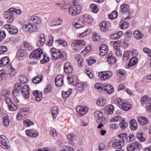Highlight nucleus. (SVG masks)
<instances>
[{"instance_id":"4","label":"nucleus","mask_w":151,"mask_h":151,"mask_svg":"<svg viewBox=\"0 0 151 151\" xmlns=\"http://www.w3.org/2000/svg\"><path fill=\"white\" fill-rule=\"evenodd\" d=\"M0 146L5 149L10 148L9 143L6 137L4 135L0 136Z\"/></svg>"},{"instance_id":"36","label":"nucleus","mask_w":151,"mask_h":151,"mask_svg":"<svg viewBox=\"0 0 151 151\" xmlns=\"http://www.w3.org/2000/svg\"><path fill=\"white\" fill-rule=\"evenodd\" d=\"M83 18L84 20V23H86L88 24H90L92 21V18L90 16L85 15L83 17Z\"/></svg>"},{"instance_id":"5","label":"nucleus","mask_w":151,"mask_h":151,"mask_svg":"<svg viewBox=\"0 0 151 151\" xmlns=\"http://www.w3.org/2000/svg\"><path fill=\"white\" fill-rule=\"evenodd\" d=\"M43 55L42 51L40 49H36L34 50L30 55V58H34L37 60L40 59L41 56Z\"/></svg>"},{"instance_id":"27","label":"nucleus","mask_w":151,"mask_h":151,"mask_svg":"<svg viewBox=\"0 0 151 151\" xmlns=\"http://www.w3.org/2000/svg\"><path fill=\"white\" fill-rule=\"evenodd\" d=\"M9 63V60L7 57L3 58L0 60V66H5L8 64Z\"/></svg>"},{"instance_id":"15","label":"nucleus","mask_w":151,"mask_h":151,"mask_svg":"<svg viewBox=\"0 0 151 151\" xmlns=\"http://www.w3.org/2000/svg\"><path fill=\"white\" fill-rule=\"evenodd\" d=\"M103 91H104L108 94L112 93L114 91V89L112 86L109 84H105L103 85Z\"/></svg>"},{"instance_id":"37","label":"nucleus","mask_w":151,"mask_h":151,"mask_svg":"<svg viewBox=\"0 0 151 151\" xmlns=\"http://www.w3.org/2000/svg\"><path fill=\"white\" fill-rule=\"evenodd\" d=\"M15 89L12 92L13 95L14 97H17L19 96V90L18 87H19V85L16 83L15 85Z\"/></svg>"},{"instance_id":"17","label":"nucleus","mask_w":151,"mask_h":151,"mask_svg":"<svg viewBox=\"0 0 151 151\" xmlns=\"http://www.w3.org/2000/svg\"><path fill=\"white\" fill-rule=\"evenodd\" d=\"M87 107L78 106L76 108V111L81 115L86 114L88 111Z\"/></svg>"},{"instance_id":"23","label":"nucleus","mask_w":151,"mask_h":151,"mask_svg":"<svg viewBox=\"0 0 151 151\" xmlns=\"http://www.w3.org/2000/svg\"><path fill=\"white\" fill-rule=\"evenodd\" d=\"M75 58L76 59V60L78 62V66L80 68H82L83 66V58L79 54H76L75 55Z\"/></svg>"},{"instance_id":"43","label":"nucleus","mask_w":151,"mask_h":151,"mask_svg":"<svg viewBox=\"0 0 151 151\" xmlns=\"http://www.w3.org/2000/svg\"><path fill=\"white\" fill-rule=\"evenodd\" d=\"M119 126L122 129H125L127 126V123L125 122V120L123 119L122 120L120 121Z\"/></svg>"},{"instance_id":"58","label":"nucleus","mask_w":151,"mask_h":151,"mask_svg":"<svg viewBox=\"0 0 151 151\" xmlns=\"http://www.w3.org/2000/svg\"><path fill=\"white\" fill-rule=\"evenodd\" d=\"M129 53L128 52H125L124 53L123 59L124 60H127L129 59Z\"/></svg>"},{"instance_id":"40","label":"nucleus","mask_w":151,"mask_h":151,"mask_svg":"<svg viewBox=\"0 0 151 151\" xmlns=\"http://www.w3.org/2000/svg\"><path fill=\"white\" fill-rule=\"evenodd\" d=\"M137 62V59L136 57H133L130 60L128 64L129 66H132L135 65Z\"/></svg>"},{"instance_id":"33","label":"nucleus","mask_w":151,"mask_h":151,"mask_svg":"<svg viewBox=\"0 0 151 151\" xmlns=\"http://www.w3.org/2000/svg\"><path fill=\"white\" fill-rule=\"evenodd\" d=\"M3 123L6 127H7L9 124V120L7 114H5L3 115Z\"/></svg>"},{"instance_id":"53","label":"nucleus","mask_w":151,"mask_h":151,"mask_svg":"<svg viewBox=\"0 0 151 151\" xmlns=\"http://www.w3.org/2000/svg\"><path fill=\"white\" fill-rule=\"evenodd\" d=\"M20 81L22 83H25L28 82V80L27 77L22 76L20 77Z\"/></svg>"},{"instance_id":"47","label":"nucleus","mask_w":151,"mask_h":151,"mask_svg":"<svg viewBox=\"0 0 151 151\" xmlns=\"http://www.w3.org/2000/svg\"><path fill=\"white\" fill-rule=\"evenodd\" d=\"M117 16V13L116 11H113L111 14L108 16L109 18L111 19H114L116 18Z\"/></svg>"},{"instance_id":"30","label":"nucleus","mask_w":151,"mask_h":151,"mask_svg":"<svg viewBox=\"0 0 151 151\" xmlns=\"http://www.w3.org/2000/svg\"><path fill=\"white\" fill-rule=\"evenodd\" d=\"M67 79L68 82H70V83L74 85L77 83V77L76 76L75 77L72 76L70 77H68Z\"/></svg>"},{"instance_id":"63","label":"nucleus","mask_w":151,"mask_h":151,"mask_svg":"<svg viewBox=\"0 0 151 151\" xmlns=\"http://www.w3.org/2000/svg\"><path fill=\"white\" fill-rule=\"evenodd\" d=\"M67 137L69 143L72 144L74 139L73 135L72 134H69L68 135Z\"/></svg>"},{"instance_id":"7","label":"nucleus","mask_w":151,"mask_h":151,"mask_svg":"<svg viewBox=\"0 0 151 151\" xmlns=\"http://www.w3.org/2000/svg\"><path fill=\"white\" fill-rule=\"evenodd\" d=\"M73 23L75 27L77 29L82 27L84 25V22L83 18H76L73 21Z\"/></svg>"},{"instance_id":"48","label":"nucleus","mask_w":151,"mask_h":151,"mask_svg":"<svg viewBox=\"0 0 151 151\" xmlns=\"http://www.w3.org/2000/svg\"><path fill=\"white\" fill-rule=\"evenodd\" d=\"M56 42L59 45H61L64 46H66L67 44V42L64 40H58L56 41Z\"/></svg>"},{"instance_id":"46","label":"nucleus","mask_w":151,"mask_h":151,"mask_svg":"<svg viewBox=\"0 0 151 151\" xmlns=\"http://www.w3.org/2000/svg\"><path fill=\"white\" fill-rule=\"evenodd\" d=\"M74 85L76 86V88L79 90H83L84 87V85L83 83H78L77 81L76 84Z\"/></svg>"},{"instance_id":"41","label":"nucleus","mask_w":151,"mask_h":151,"mask_svg":"<svg viewBox=\"0 0 151 151\" xmlns=\"http://www.w3.org/2000/svg\"><path fill=\"white\" fill-rule=\"evenodd\" d=\"M135 151L139 150L142 148V146L139 142H134L132 143Z\"/></svg>"},{"instance_id":"44","label":"nucleus","mask_w":151,"mask_h":151,"mask_svg":"<svg viewBox=\"0 0 151 151\" xmlns=\"http://www.w3.org/2000/svg\"><path fill=\"white\" fill-rule=\"evenodd\" d=\"M24 124L27 127H29L34 124V123L29 119H25L23 121Z\"/></svg>"},{"instance_id":"50","label":"nucleus","mask_w":151,"mask_h":151,"mask_svg":"<svg viewBox=\"0 0 151 151\" xmlns=\"http://www.w3.org/2000/svg\"><path fill=\"white\" fill-rule=\"evenodd\" d=\"M90 7L91 9V11L94 13H96L98 11V8L96 5L93 4H91L90 5Z\"/></svg>"},{"instance_id":"28","label":"nucleus","mask_w":151,"mask_h":151,"mask_svg":"<svg viewBox=\"0 0 151 151\" xmlns=\"http://www.w3.org/2000/svg\"><path fill=\"white\" fill-rule=\"evenodd\" d=\"M42 79V76L39 75L33 78L32 82L35 84H37L41 82Z\"/></svg>"},{"instance_id":"60","label":"nucleus","mask_w":151,"mask_h":151,"mask_svg":"<svg viewBox=\"0 0 151 151\" xmlns=\"http://www.w3.org/2000/svg\"><path fill=\"white\" fill-rule=\"evenodd\" d=\"M7 49L5 46H0V55L4 52H5L7 51Z\"/></svg>"},{"instance_id":"57","label":"nucleus","mask_w":151,"mask_h":151,"mask_svg":"<svg viewBox=\"0 0 151 151\" xmlns=\"http://www.w3.org/2000/svg\"><path fill=\"white\" fill-rule=\"evenodd\" d=\"M24 46L25 48L28 50L30 51L32 49L31 46L27 42H24Z\"/></svg>"},{"instance_id":"25","label":"nucleus","mask_w":151,"mask_h":151,"mask_svg":"<svg viewBox=\"0 0 151 151\" xmlns=\"http://www.w3.org/2000/svg\"><path fill=\"white\" fill-rule=\"evenodd\" d=\"M97 104L100 106H103L106 104V100L103 98H99L96 101Z\"/></svg>"},{"instance_id":"52","label":"nucleus","mask_w":151,"mask_h":151,"mask_svg":"<svg viewBox=\"0 0 151 151\" xmlns=\"http://www.w3.org/2000/svg\"><path fill=\"white\" fill-rule=\"evenodd\" d=\"M6 36V34L4 31L0 30V42L2 41Z\"/></svg>"},{"instance_id":"16","label":"nucleus","mask_w":151,"mask_h":151,"mask_svg":"<svg viewBox=\"0 0 151 151\" xmlns=\"http://www.w3.org/2000/svg\"><path fill=\"white\" fill-rule=\"evenodd\" d=\"M63 76L62 75L57 76L55 79V85L59 87L61 86L63 83Z\"/></svg>"},{"instance_id":"24","label":"nucleus","mask_w":151,"mask_h":151,"mask_svg":"<svg viewBox=\"0 0 151 151\" xmlns=\"http://www.w3.org/2000/svg\"><path fill=\"white\" fill-rule=\"evenodd\" d=\"M112 53H110L107 57V61L109 63L114 64L116 62V58L112 56Z\"/></svg>"},{"instance_id":"49","label":"nucleus","mask_w":151,"mask_h":151,"mask_svg":"<svg viewBox=\"0 0 151 151\" xmlns=\"http://www.w3.org/2000/svg\"><path fill=\"white\" fill-rule=\"evenodd\" d=\"M9 109L12 111H14L17 110L18 108V106L15 105L14 104L12 103L10 105L8 106Z\"/></svg>"},{"instance_id":"42","label":"nucleus","mask_w":151,"mask_h":151,"mask_svg":"<svg viewBox=\"0 0 151 151\" xmlns=\"http://www.w3.org/2000/svg\"><path fill=\"white\" fill-rule=\"evenodd\" d=\"M121 108L124 111H127L129 110L131 106L130 104H127L125 103H123L121 104Z\"/></svg>"},{"instance_id":"35","label":"nucleus","mask_w":151,"mask_h":151,"mask_svg":"<svg viewBox=\"0 0 151 151\" xmlns=\"http://www.w3.org/2000/svg\"><path fill=\"white\" fill-rule=\"evenodd\" d=\"M33 93L35 96L37 101H41L42 97V93H38L37 91H34Z\"/></svg>"},{"instance_id":"22","label":"nucleus","mask_w":151,"mask_h":151,"mask_svg":"<svg viewBox=\"0 0 151 151\" xmlns=\"http://www.w3.org/2000/svg\"><path fill=\"white\" fill-rule=\"evenodd\" d=\"M130 128L133 131L136 130L137 128V124L136 121L132 119L129 121Z\"/></svg>"},{"instance_id":"2","label":"nucleus","mask_w":151,"mask_h":151,"mask_svg":"<svg viewBox=\"0 0 151 151\" xmlns=\"http://www.w3.org/2000/svg\"><path fill=\"white\" fill-rule=\"evenodd\" d=\"M22 28L25 31L30 33L35 32L38 29L36 25L32 24L29 21L28 24L24 25Z\"/></svg>"},{"instance_id":"12","label":"nucleus","mask_w":151,"mask_h":151,"mask_svg":"<svg viewBox=\"0 0 151 151\" xmlns=\"http://www.w3.org/2000/svg\"><path fill=\"white\" fill-rule=\"evenodd\" d=\"M100 54L101 56L105 55L108 52V48L107 46L105 44L101 45L99 48Z\"/></svg>"},{"instance_id":"9","label":"nucleus","mask_w":151,"mask_h":151,"mask_svg":"<svg viewBox=\"0 0 151 151\" xmlns=\"http://www.w3.org/2000/svg\"><path fill=\"white\" fill-rule=\"evenodd\" d=\"M50 52L52 55L51 58L52 60H55L60 58V50L53 48L51 49Z\"/></svg>"},{"instance_id":"56","label":"nucleus","mask_w":151,"mask_h":151,"mask_svg":"<svg viewBox=\"0 0 151 151\" xmlns=\"http://www.w3.org/2000/svg\"><path fill=\"white\" fill-rule=\"evenodd\" d=\"M119 136L121 138V141H123V142L124 143L125 140H127V135L126 133H122L119 134Z\"/></svg>"},{"instance_id":"14","label":"nucleus","mask_w":151,"mask_h":151,"mask_svg":"<svg viewBox=\"0 0 151 151\" xmlns=\"http://www.w3.org/2000/svg\"><path fill=\"white\" fill-rule=\"evenodd\" d=\"M64 70L65 72L67 74L72 73L73 71V68L69 63L67 62L64 65Z\"/></svg>"},{"instance_id":"26","label":"nucleus","mask_w":151,"mask_h":151,"mask_svg":"<svg viewBox=\"0 0 151 151\" xmlns=\"http://www.w3.org/2000/svg\"><path fill=\"white\" fill-rule=\"evenodd\" d=\"M137 120L139 124L141 125L146 124L148 122L147 118L142 116L139 117Z\"/></svg>"},{"instance_id":"38","label":"nucleus","mask_w":151,"mask_h":151,"mask_svg":"<svg viewBox=\"0 0 151 151\" xmlns=\"http://www.w3.org/2000/svg\"><path fill=\"white\" fill-rule=\"evenodd\" d=\"M7 77V73L4 70H0V81L4 80Z\"/></svg>"},{"instance_id":"8","label":"nucleus","mask_w":151,"mask_h":151,"mask_svg":"<svg viewBox=\"0 0 151 151\" xmlns=\"http://www.w3.org/2000/svg\"><path fill=\"white\" fill-rule=\"evenodd\" d=\"M112 75V73L110 71L103 72L99 73L98 76L101 80H104L110 78Z\"/></svg>"},{"instance_id":"11","label":"nucleus","mask_w":151,"mask_h":151,"mask_svg":"<svg viewBox=\"0 0 151 151\" xmlns=\"http://www.w3.org/2000/svg\"><path fill=\"white\" fill-rule=\"evenodd\" d=\"M94 114L97 123L102 122L103 121H105V118L103 117V115L99 111H95Z\"/></svg>"},{"instance_id":"18","label":"nucleus","mask_w":151,"mask_h":151,"mask_svg":"<svg viewBox=\"0 0 151 151\" xmlns=\"http://www.w3.org/2000/svg\"><path fill=\"white\" fill-rule=\"evenodd\" d=\"M27 55V54L25 50L23 49H20L17 52L16 57L17 58H19V60H21V58L25 57Z\"/></svg>"},{"instance_id":"32","label":"nucleus","mask_w":151,"mask_h":151,"mask_svg":"<svg viewBox=\"0 0 151 151\" xmlns=\"http://www.w3.org/2000/svg\"><path fill=\"white\" fill-rule=\"evenodd\" d=\"M137 137L138 139L141 142L145 140V138L143 137V133L139 131L137 132Z\"/></svg>"},{"instance_id":"29","label":"nucleus","mask_w":151,"mask_h":151,"mask_svg":"<svg viewBox=\"0 0 151 151\" xmlns=\"http://www.w3.org/2000/svg\"><path fill=\"white\" fill-rule=\"evenodd\" d=\"M59 109L56 106L53 107L51 110V112L53 119L56 118L58 113Z\"/></svg>"},{"instance_id":"19","label":"nucleus","mask_w":151,"mask_h":151,"mask_svg":"<svg viewBox=\"0 0 151 151\" xmlns=\"http://www.w3.org/2000/svg\"><path fill=\"white\" fill-rule=\"evenodd\" d=\"M29 21L32 23V24L36 25L37 26V25L40 24L41 22V19L37 16H35L32 17Z\"/></svg>"},{"instance_id":"51","label":"nucleus","mask_w":151,"mask_h":151,"mask_svg":"<svg viewBox=\"0 0 151 151\" xmlns=\"http://www.w3.org/2000/svg\"><path fill=\"white\" fill-rule=\"evenodd\" d=\"M15 73V69L11 68L9 70V72L8 74H7V77H12L14 76Z\"/></svg>"},{"instance_id":"31","label":"nucleus","mask_w":151,"mask_h":151,"mask_svg":"<svg viewBox=\"0 0 151 151\" xmlns=\"http://www.w3.org/2000/svg\"><path fill=\"white\" fill-rule=\"evenodd\" d=\"M134 35L135 38L137 39H139L143 36V34L139 31L136 30L134 32Z\"/></svg>"},{"instance_id":"39","label":"nucleus","mask_w":151,"mask_h":151,"mask_svg":"<svg viewBox=\"0 0 151 151\" xmlns=\"http://www.w3.org/2000/svg\"><path fill=\"white\" fill-rule=\"evenodd\" d=\"M72 92V90L71 89H69L68 91H64L62 92V96L64 98H66L68 97L71 94Z\"/></svg>"},{"instance_id":"55","label":"nucleus","mask_w":151,"mask_h":151,"mask_svg":"<svg viewBox=\"0 0 151 151\" xmlns=\"http://www.w3.org/2000/svg\"><path fill=\"white\" fill-rule=\"evenodd\" d=\"M103 85H102L101 84L97 83L95 84L94 87L95 88L98 89L99 91H103Z\"/></svg>"},{"instance_id":"62","label":"nucleus","mask_w":151,"mask_h":151,"mask_svg":"<svg viewBox=\"0 0 151 151\" xmlns=\"http://www.w3.org/2000/svg\"><path fill=\"white\" fill-rule=\"evenodd\" d=\"M91 45H89L86 47L83 52L84 54H86L91 50Z\"/></svg>"},{"instance_id":"13","label":"nucleus","mask_w":151,"mask_h":151,"mask_svg":"<svg viewBox=\"0 0 151 151\" xmlns=\"http://www.w3.org/2000/svg\"><path fill=\"white\" fill-rule=\"evenodd\" d=\"M124 145V143L123 141L120 140H115L112 144L113 147L115 149L122 148Z\"/></svg>"},{"instance_id":"20","label":"nucleus","mask_w":151,"mask_h":151,"mask_svg":"<svg viewBox=\"0 0 151 151\" xmlns=\"http://www.w3.org/2000/svg\"><path fill=\"white\" fill-rule=\"evenodd\" d=\"M109 23L106 21H104L101 23L100 24V28L102 31L105 32L109 28Z\"/></svg>"},{"instance_id":"64","label":"nucleus","mask_w":151,"mask_h":151,"mask_svg":"<svg viewBox=\"0 0 151 151\" xmlns=\"http://www.w3.org/2000/svg\"><path fill=\"white\" fill-rule=\"evenodd\" d=\"M151 98L150 100H148L147 101L146 107L147 110H150L151 108Z\"/></svg>"},{"instance_id":"54","label":"nucleus","mask_w":151,"mask_h":151,"mask_svg":"<svg viewBox=\"0 0 151 151\" xmlns=\"http://www.w3.org/2000/svg\"><path fill=\"white\" fill-rule=\"evenodd\" d=\"M129 26V23L127 22H124L122 23L120 26L121 28L124 29H127Z\"/></svg>"},{"instance_id":"3","label":"nucleus","mask_w":151,"mask_h":151,"mask_svg":"<svg viewBox=\"0 0 151 151\" xmlns=\"http://www.w3.org/2000/svg\"><path fill=\"white\" fill-rule=\"evenodd\" d=\"M86 45L85 42L82 40H76L73 42L71 45L74 52L77 51L81 47L84 46Z\"/></svg>"},{"instance_id":"61","label":"nucleus","mask_w":151,"mask_h":151,"mask_svg":"<svg viewBox=\"0 0 151 151\" xmlns=\"http://www.w3.org/2000/svg\"><path fill=\"white\" fill-rule=\"evenodd\" d=\"M127 149L128 151H135L132 143H130L128 145L127 147Z\"/></svg>"},{"instance_id":"45","label":"nucleus","mask_w":151,"mask_h":151,"mask_svg":"<svg viewBox=\"0 0 151 151\" xmlns=\"http://www.w3.org/2000/svg\"><path fill=\"white\" fill-rule=\"evenodd\" d=\"M43 55V58L40 60V62L42 63H44L48 62L50 60V58L47 56L46 54H44Z\"/></svg>"},{"instance_id":"6","label":"nucleus","mask_w":151,"mask_h":151,"mask_svg":"<svg viewBox=\"0 0 151 151\" xmlns=\"http://www.w3.org/2000/svg\"><path fill=\"white\" fill-rule=\"evenodd\" d=\"M4 16L5 19H7L8 22L11 23L12 22L14 19V14L12 11L10 10V9L4 12Z\"/></svg>"},{"instance_id":"34","label":"nucleus","mask_w":151,"mask_h":151,"mask_svg":"<svg viewBox=\"0 0 151 151\" xmlns=\"http://www.w3.org/2000/svg\"><path fill=\"white\" fill-rule=\"evenodd\" d=\"M132 34V32L129 30L125 32L124 34L125 40L126 41H128L131 38Z\"/></svg>"},{"instance_id":"59","label":"nucleus","mask_w":151,"mask_h":151,"mask_svg":"<svg viewBox=\"0 0 151 151\" xmlns=\"http://www.w3.org/2000/svg\"><path fill=\"white\" fill-rule=\"evenodd\" d=\"M10 10L14 12V15L16 14H21V11L19 9H17L15 8H11L10 9Z\"/></svg>"},{"instance_id":"1","label":"nucleus","mask_w":151,"mask_h":151,"mask_svg":"<svg viewBox=\"0 0 151 151\" xmlns=\"http://www.w3.org/2000/svg\"><path fill=\"white\" fill-rule=\"evenodd\" d=\"M69 12L70 14L75 16L79 14L81 12V9L78 1L76 0H74L73 4L69 7Z\"/></svg>"},{"instance_id":"21","label":"nucleus","mask_w":151,"mask_h":151,"mask_svg":"<svg viewBox=\"0 0 151 151\" xmlns=\"http://www.w3.org/2000/svg\"><path fill=\"white\" fill-rule=\"evenodd\" d=\"M129 9V6L126 4L122 5L120 7V11L123 14L128 13Z\"/></svg>"},{"instance_id":"10","label":"nucleus","mask_w":151,"mask_h":151,"mask_svg":"<svg viewBox=\"0 0 151 151\" xmlns=\"http://www.w3.org/2000/svg\"><path fill=\"white\" fill-rule=\"evenodd\" d=\"M4 28L7 29L8 31L10 34L14 35L18 32V30L16 27L10 24H7L4 25Z\"/></svg>"}]
</instances>
